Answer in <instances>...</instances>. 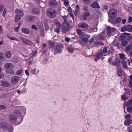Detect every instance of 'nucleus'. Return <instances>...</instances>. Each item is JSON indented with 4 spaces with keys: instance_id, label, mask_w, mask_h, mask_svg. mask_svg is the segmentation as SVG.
<instances>
[{
    "instance_id": "nucleus-41",
    "label": "nucleus",
    "mask_w": 132,
    "mask_h": 132,
    "mask_svg": "<svg viewBox=\"0 0 132 132\" xmlns=\"http://www.w3.org/2000/svg\"><path fill=\"white\" fill-rule=\"evenodd\" d=\"M127 108V111L129 113L132 112V106H128Z\"/></svg>"
},
{
    "instance_id": "nucleus-19",
    "label": "nucleus",
    "mask_w": 132,
    "mask_h": 132,
    "mask_svg": "<svg viewBox=\"0 0 132 132\" xmlns=\"http://www.w3.org/2000/svg\"><path fill=\"white\" fill-rule=\"evenodd\" d=\"M120 62L119 59H117L114 62L112 63V64L115 66H119L120 65Z\"/></svg>"
},
{
    "instance_id": "nucleus-45",
    "label": "nucleus",
    "mask_w": 132,
    "mask_h": 132,
    "mask_svg": "<svg viewBox=\"0 0 132 132\" xmlns=\"http://www.w3.org/2000/svg\"><path fill=\"white\" fill-rule=\"evenodd\" d=\"M120 58L123 59H126L127 58L126 57V55L123 54L121 53L120 55Z\"/></svg>"
},
{
    "instance_id": "nucleus-8",
    "label": "nucleus",
    "mask_w": 132,
    "mask_h": 132,
    "mask_svg": "<svg viewBox=\"0 0 132 132\" xmlns=\"http://www.w3.org/2000/svg\"><path fill=\"white\" fill-rule=\"evenodd\" d=\"M109 14L112 18L115 17L117 14V11L114 9L111 10L109 12Z\"/></svg>"
},
{
    "instance_id": "nucleus-63",
    "label": "nucleus",
    "mask_w": 132,
    "mask_h": 132,
    "mask_svg": "<svg viewBox=\"0 0 132 132\" xmlns=\"http://www.w3.org/2000/svg\"><path fill=\"white\" fill-rule=\"evenodd\" d=\"M19 29V28L16 27L14 29V30L16 32H17L18 31Z\"/></svg>"
},
{
    "instance_id": "nucleus-40",
    "label": "nucleus",
    "mask_w": 132,
    "mask_h": 132,
    "mask_svg": "<svg viewBox=\"0 0 132 132\" xmlns=\"http://www.w3.org/2000/svg\"><path fill=\"white\" fill-rule=\"evenodd\" d=\"M122 72V71L121 69H118L117 73L119 76H120L121 75Z\"/></svg>"
},
{
    "instance_id": "nucleus-46",
    "label": "nucleus",
    "mask_w": 132,
    "mask_h": 132,
    "mask_svg": "<svg viewBox=\"0 0 132 132\" xmlns=\"http://www.w3.org/2000/svg\"><path fill=\"white\" fill-rule=\"evenodd\" d=\"M77 34L79 35H81L82 34V32L81 30L79 29H77Z\"/></svg>"
},
{
    "instance_id": "nucleus-25",
    "label": "nucleus",
    "mask_w": 132,
    "mask_h": 132,
    "mask_svg": "<svg viewBox=\"0 0 132 132\" xmlns=\"http://www.w3.org/2000/svg\"><path fill=\"white\" fill-rule=\"evenodd\" d=\"M124 104H125V106H132V98L130 99L129 101H128L126 104V103H125Z\"/></svg>"
},
{
    "instance_id": "nucleus-52",
    "label": "nucleus",
    "mask_w": 132,
    "mask_h": 132,
    "mask_svg": "<svg viewBox=\"0 0 132 132\" xmlns=\"http://www.w3.org/2000/svg\"><path fill=\"white\" fill-rule=\"evenodd\" d=\"M45 29L46 31H48L49 29V26L47 24H45Z\"/></svg>"
},
{
    "instance_id": "nucleus-18",
    "label": "nucleus",
    "mask_w": 132,
    "mask_h": 132,
    "mask_svg": "<svg viewBox=\"0 0 132 132\" xmlns=\"http://www.w3.org/2000/svg\"><path fill=\"white\" fill-rule=\"evenodd\" d=\"M16 13L20 16H23V12L20 10H16L15 11Z\"/></svg>"
},
{
    "instance_id": "nucleus-60",
    "label": "nucleus",
    "mask_w": 132,
    "mask_h": 132,
    "mask_svg": "<svg viewBox=\"0 0 132 132\" xmlns=\"http://www.w3.org/2000/svg\"><path fill=\"white\" fill-rule=\"evenodd\" d=\"M131 22H132V17L131 16H129L128 18V22L130 23Z\"/></svg>"
},
{
    "instance_id": "nucleus-28",
    "label": "nucleus",
    "mask_w": 132,
    "mask_h": 132,
    "mask_svg": "<svg viewBox=\"0 0 132 132\" xmlns=\"http://www.w3.org/2000/svg\"><path fill=\"white\" fill-rule=\"evenodd\" d=\"M2 86L4 87H7L9 85V83L6 81H3L1 82Z\"/></svg>"
},
{
    "instance_id": "nucleus-6",
    "label": "nucleus",
    "mask_w": 132,
    "mask_h": 132,
    "mask_svg": "<svg viewBox=\"0 0 132 132\" xmlns=\"http://www.w3.org/2000/svg\"><path fill=\"white\" fill-rule=\"evenodd\" d=\"M63 18L64 21L62 27L61 31L64 33L66 32V16H62Z\"/></svg>"
},
{
    "instance_id": "nucleus-26",
    "label": "nucleus",
    "mask_w": 132,
    "mask_h": 132,
    "mask_svg": "<svg viewBox=\"0 0 132 132\" xmlns=\"http://www.w3.org/2000/svg\"><path fill=\"white\" fill-rule=\"evenodd\" d=\"M126 38V36L124 35H122L120 36L118 39L120 41H123L125 40Z\"/></svg>"
},
{
    "instance_id": "nucleus-59",
    "label": "nucleus",
    "mask_w": 132,
    "mask_h": 132,
    "mask_svg": "<svg viewBox=\"0 0 132 132\" xmlns=\"http://www.w3.org/2000/svg\"><path fill=\"white\" fill-rule=\"evenodd\" d=\"M40 35L42 37H43L44 35V29L43 30H42L40 31Z\"/></svg>"
},
{
    "instance_id": "nucleus-30",
    "label": "nucleus",
    "mask_w": 132,
    "mask_h": 132,
    "mask_svg": "<svg viewBox=\"0 0 132 132\" xmlns=\"http://www.w3.org/2000/svg\"><path fill=\"white\" fill-rule=\"evenodd\" d=\"M128 43L127 41L123 40L121 42V45L123 47L126 46L128 44Z\"/></svg>"
},
{
    "instance_id": "nucleus-31",
    "label": "nucleus",
    "mask_w": 132,
    "mask_h": 132,
    "mask_svg": "<svg viewBox=\"0 0 132 132\" xmlns=\"http://www.w3.org/2000/svg\"><path fill=\"white\" fill-rule=\"evenodd\" d=\"M90 13L88 12H85L84 13L83 15L84 18L85 20H86V16L88 17L89 16Z\"/></svg>"
},
{
    "instance_id": "nucleus-27",
    "label": "nucleus",
    "mask_w": 132,
    "mask_h": 132,
    "mask_svg": "<svg viewBox=\"0 0 132 132\" xmlns=\"http://www.w3.org/2000/svg\"><path fill=\"white\" fill-rule=\"evenodd\" d=\"M24 44L29 46L32 45L33 44L32 42L28 39H26Z\"/></svg>"
},
{
    "instance_id": "nucleus-24",
    "label": "nucleus",
    "mask_w": 132,
    "mask_h": 132,
    "mask_svg": "<svg viewBox=\"0 0 132 132\" xmlns=\"http://www.w3.org/2000/svg\"><path fill=\"white\" fill-rule=\"evenodd\" d=\"M12 68H10L8 69H6L5 71L6 73L10 74L14 73V71L12 69Z\"/></svg>"
},
{
    "instance_id": "nucleus-33",
    "label": "nucleus",
    "mask_w": 132,
    "mask_h": 132,
    "mask_svg": "<svg viewBox=\"0 0 132 132\" xmlns=\"http://www.w3.org/2000/svg\"><path fill=\"white\" fill-rule=\"evenodd\" d=\"M13 129V126H11L10 127H7V128L6 129V130H8L9 132H12Z\"/></svg>"
},
{
    "instance_id": "nucleus-57",
    "label": "nucleus",
    "mask_w": 132,
    "mask_h": 132,
    "mask_svg": "<svg viewBox=\"0 0 132 132\" xmlns=\"http://www.w3.org/2000/svg\"><path fill=\"white\" fill-rule=\"evenodd\" d=\"M125 117L127 119H129L130 118V115L129 114H127L125 116Z\"/></svg>"
},
{
    "instance_id": "nucleus-51",
    "label": "nucleus",
    "mask_w": 132,
    "mask_h": 132,
    "mask_svg": "<svg viewBox=\"0 0 132 132\" xmlns=\"http://www.w3.org/2000/svg\"><path fill=\"white\" fill-rule=\"evenodd\" d=\"M122 98L123 100H125L128 98V97L126 96V95H123L122 96Z\"/></svg>"
},
{
    "instance_id": "nucleus-50",
    "label": "nucleus",
    "mask_w": 132,
    "mask_h": 132,
    "mask_svg": "<svg viewBox=\"0 0 132 132\" xmlns=\"http://www.w3.org/2000/svg\"><path fill=\"white\" fill-rule=\"evenodd\" d=\"M105 38V36L103 35H100L99 36V38L101 40Z\"/></svg>"
},
{
    "instance_id": "nucleus-48",
    "label": "nucleus",
    "mask_w": 132,
    "mask_h": 132,
    "mask_svg": "<svg viewBox=\"0 0 132 132\" xmlns=\"http://www.w3.org/2000/svg\"><path fill=\"white\" fill-rule=\"evenodd\" d=\"M121 20V18L120 17H119L117 18L116 20V23H120Z\"/></svg>"
},
{
    "instance_id": "nucleus-2",
    "label": "nucleus",
    "mask_w": 132,
    "mask_h": 132,
    "mask_svg": "<svg viewBox=\"0 0 132 132\" xmlns=\"http://www.w3.org/2000/svg\"><path fill=\"white\" fill-rule=\"evenodd\" d=\"M47 13L49 17L51 18H55L57 14V12L55 10L51 9H48L47 10Z\"/></svg>"
},
{
    "instance_id": "nucleus-34",
    "label": "nucleus",
    "mask_w": 132,
    "mask_h": 132,
    "mask_svg": "<svg viewBox=\"0 0 132 132\" xmlns=\"http://www.w3.org/2000/svg\"><path fill=\"white\" fill-rule=\"evenodd\" d=\"M68 50L69 52L70 53H71L73 51V49L72 45L68 47Z\"/></svg>"
},
{
    "instance_id": "nucleus-61",
    "label": "nucleus",
    "mask_w": 132,
    "mask_h": 132,
    "mask_svg": "<svg viewBox=\"0 0 132 132\" xmlns=\"http://www.w3.org/2000/svg\"><path fill=\"white\" fill-rule=\"evenodd\" d=\"M3 5H0V12H2L3 9Z\"/></svg>"
},
{
    "instance_id": "nucleus-36",
    "label": "nucleus",
    "mask_w": 132,
    "mask_h": 132,
    "mask_svg": "<svg viewBox=\"0 0 132 132\" xmlns=\"http://www.w3.org/2000/svg\"><path fill=\"white\" fill-rule=\"evenodd\" d=\"M21 16H19L18 15H16L15 16V18L14 21L15 22H17L18 20L20 19H21Z\"/></svg>"
},
{
    "instance_id": "nucleus-7",
    "label": "nucleus",
    "mask_w": 132,
    "mask_h": 132,
    "mask_svg": "<svg viewBox=\"0 0 132 132\" xmlns=\"http://www.w3.org/2000/svg\"><path fill=\"white\" fill-rule=\"evenodd\" d=\"M106 29L107 30L106 32L109 37L111 36L112 33L113 32L115 29V28L110 26L107 27Z\"/></svg>"
},
{
    "instance_id": "nucleus-23",
    "label": "nucleus",
    "mask_w": 132,
    "mask_h": 132,
    "mask_svg": "<svg viewBox=\"0 0 132 132\" xmlns=\"http://www.w3.org/2000/svg\"><path fill=\"white\" fill-rule=\"evenodd\" d=\"M31 11L32 13L33 14H37L39 12V9L38 8H33L32 9Z\"/></svg>"
},
{
    "instance_id": "nucleus-47",
    "label": "nucleus",
    "mask_w": 132,
    "mask_h": 132,
    "mask_svg": "<svg viewBox=\"0 0 132 132\" xmlns=\"http://www.w3.org/2000/svg\"><path fill=\"white\" fill-rule=\"evenodd\" d=\"M37 53V51L36 50H35L32 54V56L33 57H35Z\"/></svg>"
},
{
    "instance_id": "nucleus-64",
    "label": "nucleus",
    "mask_w": 132,
    "mask_h": 132,
    "mask_svg": "<svg viewBox=\"0 0 132 132\" xmlns=\"http://www.w3.org/2000/svg\"><path fill=\"white\" fill-rule=\"evenodd\" d=\"M132 38V37L131 36H129L127 38V40L128 41L130 40Z\"/></svg>"
},
{
    "instance_id": "nucleus-58",
    "label": "nucleus",
    "mask_w": 132,
    "mask_h": 132,
    "mask_svg": "<svg viewBox=\"0 0 132 132\" xmlns=\"http://www.w3.org/2000/svg\"><path fill=\"white\" fill-rule=\"evenodd\" d=\"M6 108L5 105H2L0 106V108L2 109H5Z\"/></svg>"
},
{
    "instance_id": "nucleus-9",
    "label": "nucleus",
    "mask_w": 132,
    "mask_h": 132,
    "mask_svg": "<svg viewBox=\"0 0 132 132\" xmlns=\"http://www.w3.org/2000/svg\"><path fill=\"white\" fill-rule=\"evenodd\" d=\"M19 77L18 76H13L11 78V81L12 84H15L17 83L19 80Z\"/></svg>"
},
{
    "instance_id": "nucleus-29",
    "label": "nucleus",
    "mask_w": 132,
    "mask_h": 132,
    "mask_svg": "<svg viewBox=\"0 0 132 132\" xmlns=\"http://www.w3.org/2000/svg\"><path fill=\"white\" fill-rule=\"evenodd\" d=\"M7 36L8 38H9L10 40H14L18 42H19V40L18 39L15 37H10L8 35H7Z\"/></svg>"
},
{
    "instance_id": "nucleus-15",
    "label": "nucleus",
    "mask_w": 132,
    "mask_h": 132,
    "mask_svg": "<svg viewBox=\"0 0 132 132\" xmlns=\"http://www.w3.org/2000/svg\"><path fill=\"white\" fill-rule=\"evenodd\" d=\"M21 31L22 33L27 34H29L30 32L29 30L28 29L24 28H22Z\"/></svg>"
},
{
    "instance_id": "nucleus-38",
    "label": "nucleus",
    "mask_w": 132,
    "mask_h": 132,
    "mask_svg": "<svg viewBox=\"0 0 132 132\" xmlns=\"http://www.w3.org/2000/svg\"><path fill=\"white\" fill-rule=\"evenodd\" d=\"M80 11L79 9L75 10L74 12V14L76 16H78L79 14Z\"/></svg>"
},
{
    "instance_id": "nucleus-14",
    "label": "nucleus",
    "mask_w": 132,
    "mask_h": 132,
    "mask_svg": "<svg viewBox=\"0 0 132 132\" xmlns=\"http://www.w3.org/2000/svg\"><path fill=\"white\" fill-rule=\"evenodd\" d=\"M90 6L91 7L94 8H100V7L99 6L98 3L96 1L93 2L92 4L90 5Z\"/></svg>"
},
{
    "instance_id": "nucleus-17",
    "label": "nucleus",
    "mask_w": 132,
    "mask_h": 132,
    "mask_svg": "<svg viewBox=\"0 0 132 132\" xmlns=\"http://www.w3.org/2000/svg\"><path fill=\"white\" fill-rule=\"evenodd\" d=\"M5 54L6 57L8 58H10L11 56V51H5Z\"/></svg>"
},
{
    "instance_id": "nucleus-37",
    "label": "nucleus",
    "mask_w": 132,
    "mask_h": 132,
    "mask_svg": "<svg viewBox=\"0 0 132 132\" xmlns=\"http://www.w3.org/2000/svg\"><path fill=\"white\" fill-rule=\"evenodd\" d=\"M71 27L67 23V31H69L71 29Z\"/></svg>"
},
{
    "instance_id": "nucleus-16",
    "label": "nucleus",
    "mask_w": 132,
    "mask_h": 132,
    "mask_svg": "<svg viewBox=\"0 0 132 132\" xmlns=\"http://www.w3.org/2000/svg\"><path fill=\"white\" fill-rule=\"evenodd\" d=\"M4 67L6 69H9L10 68H13V64L11 63H7L4 65Z\"/></svg>"
},
{
    "instance_id": "nucleus-62",
    "label": "nucleus",
    "mask_w": 132,
    "mask_h": 132,
    "mask_svg": "<svg viewBox=\"0 0 132 132\" xmlns=\"http://www.w3.org/2000/svg\"><path fill=\"white\" fill-rule=\"evenodd\" d=\"M80 43L81 44L85 46H87L86 44V43H84L83 42L81 41H79Z\"/></svg>"
},
{
    "instance_id": "nucleus-4",
    "label": "nucleus",
    "mask_w": 132,
    "mask_h": 132,
    "mask_svg": "<svg viewBox=\"0 0 132 132\" xmlns=\"http://www.w3.org/2000/svg\"><path fill=\"white\" fill-rule=\"evenodd\" d=\"M78 27L79 28H82V30L83 31L87 30L88 28V25L86 23L81 22L78 24Z\"/></svg>"
},
{
    "instance_id": "nucleus-53",
    "label": "nucleus",
    "mask_w": 132,
    "mask_h": 132,
    "mask_svg": "<svg viewBox=\"0 0 132 132\" xmlns=\"http://www.w3.org/2000/svg\"><path fill=\"white\" fill-rule=\"evenodd\" d=\"M6 9H4V11L2 13V16L4 17H5V14L6 12Z\"/></svg>"
},
{
    "instance_id": "nucleus-5",
    "label": "nucleus",
    "mask_w": 132,
    "mask_h": 132,
    "mask_svg": "<svg viewBox=\"0 0 132 132\" xmlns=\"http://www.w3.org/2000/svg\"><path fill=\"white\" fill-rule=\"evenodd\" d=\"M121 30L122 32H124L127 31L130 32H132V25L128 24L126 26H124L121 29Z\"/></svg>"
},
{
    "instance_id": "nucleus-32",
    "label": "nucleus",
    "mask_w": 132,
    "mask_h": 132,
    "mask_svg": "<svg viewBox=\"0 0 132 132\" xmlns=\"http://www.w3.org/2000/svg\"><path fill=\"white\" fill-rule=\"evenodd\" d=\"M27 19L28 21L30 22H32L34 20V17L31 16H29L28 17Z\"/></svg>"
},
{
    "instance_id": "nucleus-22",
    "label": "nucleus",
    "mask_w": 132,
    "mask_h": 132,
    "mask_svg": "<svg viewBox=\"0 0 132 132\" xmlns=\"http://www.w3.org/2000/svg\"><path fill=\"white\" fill-rule=\"evenodd\" d=\"M122 66L125 69H127L128 68L127 65V62L126 61L123 60L122 61Z\"/></svg>"
},
{
    "instance_id": "nucleus-49",
    "label": "nucleus",
    "mask_w": 132,
    "mask_h": 132,
    "mask_svg": "<svg viewBox=\"0 0 132 132\" xmlns=\"http://www.w3.org/2000/svg\"><path fill=\"white\" fill-rule=\"evenodd\" d=\"M54 31L56 32L59 34L60 32V28H55L54 29Z\"/></svg>"
},
{
    "instance_id": "nucleus-42",
    "label": "nucleus",
    "mask_w": 132,
    "mask_h": 132,
    "mask_svg": "<svg viewBox=\"0 0 132 132\" xmlns=\"http://www.w3.org/2000/svg\"><path fill=\"white\" fill-rule=\"evenodd\" d=\"M97 30V28H91L90 29V32H96Z\"/></svg>"
},
{
    "instance_id": "nucleus-1",
    "label": "nucleus",
    "mask_w": 132,
    "mask_h": 132,
    "mask_svg": "<svg viewBox=\"0 0 132 132\" xmlns=\"http://www.w3.org/2000/svg\"><path fill=\"white\" fill-rule=\"evenodd\" d=\"M20 114V111L16 110L10 114L8 116L10 122L13 123L14 125H18L20 124L22 121L23 118H18L17 117Z\"/></svg>"
},
{
    "instance_id": "nucleus-39",
    "label": "nucleus",
    "mask_w": 132,
    "mask_h": 132,
    "mask_svg": "<svg viewBox=\"0 0 132 132\" xmlns=\"http://www.w3.org/2000/svg\"><path fill=\"white\" fill-rule=\"evenodd\" d=\"M50 47L51 48H53L54 46V44L52 42H50L49 43Z\"/></svg>"
},
{
    "instance_id": "nucleus-43",
    "label": "nucleus",
    "mask_w": 132,
    "mask_h": 132,
    "mask_svg": "<svg viewBox=\"0 0 132 132\" xmlns=\"http://www.w3.org/2000/svg\"><path fill=\"white\" fill-rule=\"evenodd\" d=\"M31 28L32 29L36 31L38 29V28L35 24H33L32 25Z\"/></svg>"
},
{
    "instance_id": "nucleus-21",
    "label": "nucleus",
    "mask_w": 132,
    "mask_h": 132,
    "mask_svg": "<svg viewBox=\"0 0 132 132\" xmlns=\"http://www.w3.org/2000/svg\"><path fill=\"white\" fill-rule=\"evenodd\" d=\"M132 123V119H128L127 120H125L124 123L125 125L129 126Z\"/></svg>"
},
{
    "instance_id": "nucleus-56",
    "label": "nucleus",
    "mask_w": 132,
    "mask_h": 132,
    "mask_svg": "<svg viewBox=\"0 0 132 132\" xmlns=\"http://www.w3.org/2000/svg\"><path fill=\"white\" fill-rule=\"evenodd\" d=\"M4 57V54L3 53H0V60H2L3 59Z\"/></svg>"
},
{
    "instance_id": "nucleus-44",
    "label": "nucleus",
    "mask_w": 132,
    "mask_h": 132,
    "mask_svg": "<svg viewBox=\"0 0 132 132\" xmlns=\"http://www.w3.org/2000/svg\"><path fill=\"white\" fill-rule=\"evenodd\" d=\"M22 69H20L18 70L16 72V74L18 75H19L22 74Z\"/></svg>"
},
{
    "instance_id": "nucleus-10",
    "label": "nucleus",
    "mask_w": 132,
    "mask_h": 132,
    "mask_svg": "<svg viewBox=\"0 0 132 132\" xmlns=\"http://www.w3.org/2000/svg\"><path fill=\"white\" fill-rule=\"evenodd\" d=\"M103 55L102 53L101 52L96 53L94 55V60L96 61H97L98 59L101 58V56Z\"/></svg>"
},
{
    "instance_id": "nucleus-11",
    "label": "nucleus",
    "mask_w": 132,
    "mask_h": 132,
    "mask_svg": "<svg viewBox=\"0 0 132 132\" xmlns=\"http://www.w3.org/2000/svg\"><path fill=\"white\" fill-rule=\"evenodd\" d=\"M89 37V36L87 34H84L82 37V40L84 42H87L88 39V38Z\"/></svg>"
},
{
    "instance_id": "nucleus-3",
    "label": "nucleus",
    "mask_w": 132,
    "mask_h": 132,
    "mask_svg": "<svg viewBox=\"0 0 132 132\" xmlns=\"http://www.w3.org/2000/svg\"><path fill=\"white\" fill-rule=\"evenodd\" d=\"M63 46L62 44H56L54 48V54L56 55L57 53L61 52L62 51V48Z\"/></svg>"
},
{
    "instance_id": "nucleus-12",
    "label": "nucleus",
    "mask_w": 132,
    "mask_h": 132,
    "mask_svg": "<svg viewBox=\"0 0 132 132\" xmlns=\"http://www.w3.org/2000/svg\"><path fill=\"white\" fill-rule=\"evenodd\" d=\"M0 127L3 129L6 130L7 128V124L5 122H2L0 124Z\"/></svg>"
},
{
    "instance_id": "nucleus-13",
    "label": "nucleus",
    "mask_w": 132,
    "mask_h": 132,
    "mask_svg": "<svg viewBox=\"0 0 132 132\" xmlns=\"http://www.w3.org/2000/svg\"><path fill=\"white\" fill-rule=\"evenodd\" d=\"M49 3L51 6L54 7L57 6V3L56 1H51L49 2Z\"/></svg>"
},
{
    "instance_id": "nucleus-54",
    "label": "nucleus",
    "mask_w": 132,
    "mask_h": 132,
    "mask_svg": "<svg viewBox=\"0 0 132 132\" xmlns=\"http://www.w3.org/2000/svg\"><path fill=\"white\" fill-rule=\"evenodd\" d=\"M107 51V48L106 47H104L103 50V53H106Z\"/></svg>"
},
{
    "instance_id": "nucleus-35",
    "label": "nucleus",
    "mask_w": 132,
    "mask_h": 132,
    "mask_svg": "<svg viewBox=\"0 0 132 132\" xmlns=\"http://www.w3.org/2000/svg\"><path fill=\"white\" fill-rule=\"evenodd\" d=\"M55 25L57 27L59 28H60L61 26V24L58 21H55Z\"/></svg>"
},
{
    "instance_id": "nucleus-55",
    "label": "nucleus",
    "mask_w": 132,
    "mask_h": 132,
    "mask_svg": "<svg viewBox=\"0 0 132 132\" xmlns=\"http://www.w3.org/2000/svg\"><path fill=\"white\" fill-rule=\"evenodd\" d=\"M20 39L24 43L25 42V41H26V39H27L23 38V37H20Z\"/></svg>"
},
{
    "instance_id": "nucleus-20",
    "label": "nucleus",
    "mask_w": 132,
    "mask_h": 132,
    "mask_svg": "<svg viewBox=\"0 0 132 132\" xmlns=\"http://www.w3.org/2000/svg\"><path fill=\"white\" fill-rule=\"evenodd\" d=\"M132 46L131 45H129L127 46L125 48V51L127 52H128L131 51V49Z\"/></svg>"
}]
</instances>
